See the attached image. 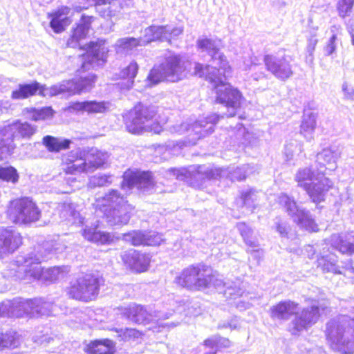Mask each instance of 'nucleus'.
I'll list each match as a JSON object with an SVG mask.
<instances>
[{
	"label": "nucleus",
	"mask_w": 354,
	"mask_h": 354,
	"mask_svg": "<svg viewBox=\"0 0 354 354\" xmlns=\"http://www.w3.org/2000/svg\"><path fill=\"white\" fill-rule=\"evenodd\" d=\"M197 46L202 53H207L219 68L199 63L194 64V74L204 77L212 84L216 90V102L224 104L227 109V117H233L240 107L241 94L236 88L226 84V77L230 74V67L226 57L220 51L221 42L212 39H199Z\"/></svg>",
	"instance_id": "1"
},
{
	"label": "nucleus",
	"mask_w": 354,
	"mask_h": 354,
	"mask_svg": "<svg viewBox=\"0 0 354 354\" xmlns=\"http://www.w3.org/2000/svg\"><path fill=\"white\" fill-rule=\"evenodd\" d=\"M298 304L291 300H284L270 308V316L272 319L288 321L292 315L295 318L289 324L288 330L294 335L307 330L315 324L320 315L319 307L313 304L298 313Z\"/></svg>",
	"instance_id": "2"
},
{
	"label": "nucleus",
	"mask_w": 354,
	"mask_h": 354,
	"mask_svg": "<svg viewBox=\"0 0 354 354\" xmlns=\"http://www.w3.org/2000/svg\"><path fill=\"white\" fill-rule=\"evenodd\" d=\"M326 336L332 349L342 354H354V319L339 315L326 324Z\"/></svg>",
	"instance_id": "3"
},
{
	"label": "nucleus",
	"mask_w": 354,
	"mask_h": 354,
	"mask_svg": "<svg viewBox=\"0 0 354 354\" xmlns=\"http://www.w3.org/2000/svg\"><path fill=\"white\" fill-rule=\"evenodd\" d=\"M191 65V62L180 55L169 52L162 62L151 70L148 79L153 84L162 81L177 82L186 77Z\"/></svg>",
	"instance_id": "4"
},
{
	"label": "nucleus",
	"mask_w": 354,
	"mask_h": 354,
	"mask_svg": "<svg viewBox=\"0 0 354 354\" xmlns=\"http://www.w3.org/2000/svg\"><path fill=\"white\" fill-rule=\"evenodd\" d=\"M176 283L192 290L214 287L219 288L225 283L217 277L212 268L204 264L192 265L185 268L175 279Z\"/></svg>",
	"instance_id": "5"
},
{
	"label": "nucleus",
	"mask_w": 354,
	"mask_h": 354,
	"mask_svg": "<svg viewBox=\"0 0 354 354\" xmlns=\"http://www.w3.org/2000/svg\"><path fill=\"white\" fill-rule=\"evenodd\" d=\"M157 108L139 104L124 117L125 126L131 133L139 134L144 131L159 133L162 127L157 120Z\"/></svg>",
	"instance_id": "6"
},
{
	"label": "nucleus",
	"mask_w": 354,
	"mask_h": 354,
	"mask_svg": "<svg viewBox=\"0 0 354 354\" xmlns=\"http://www.w3.org/2000/svg\"><path fill=\"white\" fill-rule=\"evenodd\" d=\"M295 180L299 187L303 188L313 202L319 203L324 201L326 192L333 187L332 181L324 176V170L315 173L310 167L299 169Z\"/></svg>",
	"instance_id": "7"
},
{
	"label": "nucleus",
	"mask_w": 354,
	"mask_h": 354,
	"mask_svg": "<svg viewBox=\"0 0 354 354\" xmlns=\"http://www.w3.org/2000/svg\"><path fill=\"white\" fill-rule=\"evenodd\" d=\"M46 260H48L46 255L37 256L30 253L25 257H18L17 262L20 264L21 270L27 275L35 279L42 278L50 282L64 278L70 271L68 266H55L44 270L39 264Z\"/></svg>",
	"instance_id": "8"
},
{
	"label": "nucleus",
	"mask_w": 354,
	"mask_h": 354,
	"mask_svg": "<svg viewBox=\"0 0 354 354\" xmlns=\"http://www.w3.org/2000/svg\"><path fill=\"white\" fill-rule=\"evenodd\" d=\"M37 127L28 122H17L0 129V161L7 159L15 148V140L30 139Z\"/></svg>",
	"instance_id": "9"
},
{
	"label": "nucleus",
	"mask_w": 354,
	"mask_h": 354,
	"mask_svg": "<svg viewBox=\"0 0 354 354\" xmlns=\"http://www.w3.org/2000/svg\"><path fill=\"white\" fill-rule=\"evenodd\" d=\"M169 173L176 179L187 180L196 188H201L207 180L221 179L222 171L207 165H191L180 169H170Z\"/></svg>",
	"instance_id": "10"
},
{
	"label": "nucleus",
	"mask_w": 354,
	"mask_h": 354,
	"mask_svg": "<svg viewBox=\"0 0 354 354\" xmlns=\"http://www.w3.org/2000/svg\"><path fill=\"white\" fill-rule=\"evenodd\" d=\"M220 116L214 113L207 117L201 118L194 124L183 122L180 125L174 126L172 132L183 134L188 132V145H194L196 141L214 131V127L218 121Z\"/></svg>",
	"instance_id": "11"
},
{
	"label": "nucleus",
	"mask_w": 354,
	"mask_h": 354,
	"mask_svg": "<svg viewBox=\"0 0 354 354\" xmlns=\"http://www.w3.org/2000/svg\"><path fill=\"white\" fill-rule=\"evenodd\" d=\"M8 214L10 220L17 224H28L39 220L41 212L37 205L28 198L10 203Z\"/></svg>",
	"instance_id": "12"
},
{
	"label": "nucleus",
	"mask_w": 354,
	"mask_h": 354,
	"mask_svg": "<svg viewBox=\"0 0 354 354\" xmlns=\"http://www.w3.org/2000/svg\"><path fill=\"white\" fill-rule=\"evenodd\" d=\"M277 201L279 205L300 227L310 232L318 231V226L309 211L299 207L293 198L286 194H281L278 196Z\"/></svg>",
	"instance_id": "13"
},
{
	"label": "nucleus",
	"mask_w": 354,
	"mask_h": 354,
	"mask_svg": "<svg viewBox=\"0 0 354 354\" xmlns=\"http://www.w3.org/2000/svg\"><path fill=\"white\" fill-rule=\"evenodd\" d=\"M122 314L129 321L138 324H148L169 318L173 311L152 310L150 307L133 304L122 309Z\"/></svg>",
	"instance_id": "14"
},
{
	"label": "nucleus",
	"mask_w": 354,
	"mask_h": 354,
	"mask_svg": "<svg viewBox=\"0 0 354 354\" xmlns=\"http://www.w3.org/2000/svg\"><path fill=\"white\" fill-rule=\"evenodd\" d=\"M99 290L100 279L93 274H86L71 286L68 294L73 299L88 301L97 297Z\"/></svg>",
	"instance_id": "15"
},
{
	"label": "nucleus",
	"mask_w": 354,
	"mask_h": 354,
	"mask_svg": "<svg viewBox=\"0 0 354 354\" xmlns=\"http://www.w3.org/2000/svg\"><path fill=\"white\" fill-rule=\"evenodd\" d=\"M95 81V76L93 74H88L85 77H81L75 80H64L52 86L49 89V93L51 96H55L62 93H67L71 95L82 92H87L92 88Z\"/></svg>",
	"instance_id": "16"
},
{
	"label": "nucleus",
	"mask_w": 354,
	"mask_h": 354,
	"mask_svg": "<svg viewBox=\"0 0 354 354\" xmlns=\"http://www.w3.org/2000/svg\"><path fill=\"white\" fill-rule=\"evenodd\" d=\"M183 29L182 27H171L170 26H150L145 28L142 39V44L145 46L153 41H167L171 42V39H174L182 34Z\"/></svg>",
	"instance_id": "17"
},
{
	"label": "nucleus",
	"mask_w": 354,
	"mask_h": 354,
	"mask_svg": "<svg viewBox=\"0 0 354 354\" xmlns=\"http://www.w3.org/2000/svg\"><path fill=\"white\" fill-rule=\"evenodd\" d=\"M122 187L124 189H130L134 186L145 192H151L154 187V182L151 172L127 170L124 174Z\"/></svg>",
	"instance_id": "18"
},
{
	"label": "nucleus",
	"mask_w": 354,
	"mask_h": 354,
	"mask_svg": "<svg viewBox=\"0 0 354 354\" xmlns=\"http://www.w3.org/2000/svg\"><path fill=\"white\" fill-rule=\"evenodd\" d=\"M263 62L268 71L281 80H286L293 73L290 64L285 57H277L274 55L264 56Z\"/></svg>",
	"instance_id": "19"
},
{
	"label": "nucleus",
	"mask_w": 354,
	"mask_h": 354,
	"mask_svg": "<svg viewBox=\"0 0 354 354\" xmlns=\"http://www.w3.org/2000/svg\"><path fill=\"white\" fill-rule=\"evenodd\" d=\"M336 259L334 257L323 254L317 258V266L320 267L324 272L344 274L347 277H351L354 274V262L348 260L343 262L341 269L335 264Z\"/></svg>",
	"instance_id": "20"
},
{
	"label": "nucleus",
	"mask_w": 354,
	"mask_h": 354,
	"mask_svg": "<svg viewBox=\"0 0 354 354\" xmlns=\"http://www.w3.org/2000/svg\"><path fill=\"white\" fill-rule=\"evenodd\" d=\"M21 243L19 232L8 228L0 229V259L13 253Z\"/></svg>",
	"instance_id": "21"
},
{
	"label": "nucleus",
	"mask_w": 354,
	"mask_h": 354,
	"mask_svg": "<svg viewBox=\"0 0 354 354\" xmlns=\"http://www.w3.org/2000/svg\"><path fill=\"white\" fill-rule=\"evenodd\" d=\"M50 88L40 83L33 81L29 84H19L17 88L12 91L11 98L15 100H24L35 95L37 93L39 95L46 96L49 95Z\"/></svg>",
	"instance_id": "22"
},
{
	"label": "nucleus",
	"mask_w": 354,
	"mask_h": 354,
	"mask_svg": "<svg viewBox=\"0 0 354 354\" xmlns=\"http://www.w3.org/2000/svg\"><path fill=\"white\" fill-rule=\"evenodd\" d=\"M121 257L125 265L132 270L138 272L147 270L151 260L149 254L133 250L124 252Z\"/></svg>",
	"instance_id": "23"
},
{
	"label": "nucleus",
	"mask_w": 354,
	"mask_h": 354,
	"mask_svg": "<svg viewBox=\"0 0 354 354\" xmlns=\"http://www.w3.org/2000/svg\"><path fill=\"white\" fill-rule=\"evenodd\" d=\"M82 225L81 234L88 241L97 244H109L113 241V236L108 232L97 230L98 221L88 223L87 221Z\"/></svg>",
	"instance_id": "24"
},
{
	"label": "nucleus",
	"mask_w": 354,
	"mask_h": 354,
	"mask_svg": "<svg viewBox=\"0 0 354 354\" xmlns=\"http://www.w3.org/2000/svg\"><path fill=\"white\" fill-rule=\"evenodd\" d=\"M84 49L86 50V57L88 59V63L86 62L83 63L82 68L84 69H86L88 64H93L95 62L100 64V62H104L109 52V49L105 45V41L103 40L84 44Z\"/></svg>",
	"instance_id": "25"
},
{
	"label": "nucleus",
	"mask_w": 354,
	"mask_h": 354,
	"mask_svg": "<svg viewBox=\"0 0 354 354\" xmlns=\"http://www.w3.org/2000/svg\"><path fill=\"white\" fill-rule=\"evenodd\" d=\"M133 209L131 205H123L120 207L102 209V212L109 225H123L129 221Z\"/></svg>",
	"instance_id": "26"
},
{
	"label": "nucleus",
	"mask_w": 354,
	"mask_h": 354,
	"mask_svg": "<svg viewBox=\"0 0 354 354\" xmlns=\"http://www.w3.org/2000/svg\"><path fill=\"white\" fill-rule=\"evenodd\" d=\"M93 19V17L86 16L84 15L82 16L80 23L76 28L73 30L71 38L67 41V46L68 47L76 48L80 46L81 48H84V46H82L81 40L84 39L87 35Z\"/></svg>",
	"instance_id": "27"
},
{
	"label": "nucleus",
	"mask_w": 354,
	"mask_h": 354,
	"mask_svg": "<svg viewBox=\"0 0 354 354\" xmlns=\"http://www.w3.org/2000/svg\"><path fill=\"white\" fill-rule=\"evenodd\" d=\"M340 156L341 152L336 147L324 149L317 155V162L320 165L318 169L324 171V168L326 167L330 171H334L337 167V161Z\"/></svg>",
	"instance_id": "28"
},
{
	"label": "nucleus",
	"mask_w": 354,
	"mask_h": 354,
	"mask_svg": "<svg viewBox=\"0 0 354 354\" xmlns=\"http://www.w3.org/2000/svg\"><path fill=\"white\" fill-rule=\"evenodd\" d=\"M330 243L342 254H354V235L351 233L334 234L330 238Z\"/></svg>",
	"instance_id": "29"
},
{
	"label": "nucleus",
	"mask_w": 354,
	"mask_h": 354,
	"mask_svg": "<svg viewBox=\"0 0 354 354\" xmlns=\"http://www.w3.org/2000/svg\"><path fill=\"white\" fill-rule=\"evenodd\" d=\"M123 205H129L125 198L117 191L112 189L102 198L96 199L95 205L102 212L104 209L120 207Z\"/></svg>",
	"instance_id": "30"
},
{
	"label": "nucleus",
	"mask_w": 354,
	"mask_h": 354,
	"mask_svg": "<svg viewBox=\"0 0 354 354\" xmlns=\"http://www.w3.org/2000/svg\"><path fill=\"white\" fill-rule=\"evenodd\" d=\"M84 158L88 172H93L106 163L109 158V154L97 149L92 148L88 151H85Z\"/></svg>",
	"instance_id": "31"
},
{
	"label": "nucleus",
	"mask_w": 354,
	"mask_h": 354,
	"mask_svg": "<svg viewBox=\"0 0 354 354\" xmlns=\"http://www.w3.org/2000/svg\"><path fill=\"white\" fill-rule=\"evenodd\" d=\"M70 10L71 9L68 7H62L50 15L51 17L50 25L54 32L57 33L62 32L71 23V19L68 16Z\"/></svg>",
	"instance_id": "32"
},
{
	"label": "nucleus",
	"mask_w": 354,
	"mask_h": 354,
	"mask_svg": "<svg viewBox=\"0 0 354 354\" xmlns=\"http://www.w3.org/2000/svg\"><path fill=\"white\" fill-rule=\"evenodd\" d=\"M60 217L76 225L83 224L84 218L76 210V206L72 203H64L58 206Z\"/></svg>",
	"instance_id": "33"
},
{
	"label": "nucleus",
	"mask_w": 354,
	"mask_h": 354,
	"mask_svg": "<svg viewBox=\"0 0 354 354\" xmlns=\"http://www.w3.org/2000/svg\"><path fill=\"white\" fill-rule=\"evenodd\" d=\"M53 303L46 301L42 298L31 299V317L50 316L55 311Z\"/></svg>",
	"instance_id": "34"
},
{
	"label": "nucleus",
	"mask_w": 354,
	"mask_h": 354,
	"mask_svg": "<svg viewBox=\"0 0 354 354\" xmlns=\"http://www.w3.org/2000/svg\"><path fill=\"white\" fill-rule=\"evenodd\" d=\"M88 354H114L115 344L110 339L95 340L85 347Z\"/></svg>",
	"instance_id": "35"
},
{
	"label": "nucleus",
	"mask_w": 354,
	"mask_h": 354,
	"mask_svg": "<svg viewBox=\"0 0 354 354\" xmlns=\"http://www.w3.org/2000/svg\"><path fill=\"white\" fill-rule=\"evenodd\" d=\"M236 227L240 234L243 237L245 244L252 248V250H248V252H250L254 257L260 256L262 254V252L258 249H255L256 248L259 247V244L257 241L252 236L253 233L252 230L245 223H238L236 224Z\"/></svg>",
	"instance_id": "36"
},
{
	"label": "nucleus",
	"mask_w": 354,
	"mask_h": 354,
	"mask_svg": "<svg viewBox=\"0 0 354 354\" xmlns=\"http://www.w3.org/2000/svg\"><path fill=\"white\" fill-rule=\"evenodd\" d=\"M66 248L64 242L61 240L46 241L41 246H39L36 250V253H33V254H36L37 256H39L40 254L46 255L48 259L51 258L50 255L53 253H62Z\"/></svg>",
	"instance_id": "37"
},
{
	"label": "nucleus",
	"mask_w": 354,
	"mask_h": 354,
	"mask_svg": "<svg viewBox=\"0 0 354 354\" xmlns=\"http://www.w3.org/2000/svg\"><path fill=\"white\" fill-rule=\"evenodd\" d=\"M42 142L49 151L59 152L61 150L69 148L71 141L68 139L46 136L43 138Z\"/></svg>",
	"instance_id": "38"
},
{
	"label": "nucleus",
	"mask_w": 354,
	"mask_h": 354,
	"mask_svg": "<svg viewBox=\"0 0 354 354\" xmlns=\"http://www.w3.org/2000/svg\"><path fill=\"white\" fill-rule=\"evenodd\" d=\"M316 127V114L313 112L304 113L301 124V133L308 140L313 138Z\"/></svg>",
	"instance_id": "39"
},
{
	"label": "nucleus",
	"mask_w": 354,
	"mask_h": 354,
	"mask_svg": "<svg viewBox=\"0 0 354 354\" xmlns=\"http://www.w3.org/2000/svg\"><path fill=\"white\" fill-rule=\"evenodd\" d=\"M144 46L141 37L138 39L134 37L122 38L118 39L115 44L116 51L120 53H127L136 47Z\"/></svg>",
	"instance_id": "40"
},
{
	"label": "nucleus",
	"mask_w": 354,
	"mask_h": 354,
	"mask_svg": "<svg viewBox=\"0 0 354 354\" xmlns=\"http://www.w3.org/2000/svg\"><path fill=\"white\" fill-rule=\"evenodd\" d=\"M14 308V317H31V299L15 298L12 299Z\"/></svg>",
	"instance_id": "41"
},
{
	"label": "nucleus",
	"mask_w": 354,
	"mask_h": 354,
	"mask_svg": "<svg viewBox=\"0 0 354 354\" xmlns=\"http://www.w3.org/2000/svg\"><path fill=\"white\" fill-rule=\"evenodd\" d=\"M222 171L221 178L226 177L233 180H241L246 178L247 175L250 173V165H244L240 167H237L234 169H221Z\"/></svg>",
	"instance_id": "42"
},
{
	"label": "nucleus",
	"mask_w": 354,
	"mask_h": 354,
	"mask_svg": "<svg viewBox=\"0 0 354 354\" xmlns=\"http://www.w3.org/2000/svg\"><path fill=\"white\" fill-rule=\"evenodd\" d=\"M139 66L138 64L132 61L125 68H124L120 73V76L122 79H127V83L126 84V88L130 89L134 82V78L136 77Z\"/></svg>",
	"instance_id": "43"
},
{
	"label": "nucleus",
	"mask_w": 354,
	"mask_h": 354,
	"mask_svg": "<svg viewBox=\"0 0 354 354\" xmlns=\"http://www.w3.org/2000/svg\"><path fill=\"white\" fill-rule=\"evenodd\" d=\"M19 344V338L12 330L0 334V349L3 348H16Z\"/></svg>",
	"instance_id": "44"
},
{
	"label": "nucleus",
	"mask_w": 354,
	"mask_h": 354,
	"mask_svg": "<svg viewBox=\"0 0 354 354\" xmlns=\"http://www.w3.org/2000/svg\"><path fill=\"white\" fill-rule=\"evenodd\" d=\"M19 174L17 169L12 166L0 167V180L16 184L19 180Z\"/></svg>",
	"instance_id": "45"
},
{
	"label": "nucleus",
	"mask_w": 354,
	"mask_h": 354,
	"mask_svg": "<svg viewBox=\"0 0 354 354\" xmlns=\"http://www.w3.org/2000/svg\"><path fill=\"white\" fill-rule=\"evenodd\" d=\"M85 158L71 164L63 165L64 171L68 174L77 175L81 173H88Z\"/></svg>",
	"instance_id": "46"
},
{
	"label": "nucleus",
	"mask_w": 354,
	"mask_h": 354,
	"mask_svg": "<svg viewBox=\"0 0 354 354\" xmlns=\"http://www.w3.org/2000/svg\"><path fill=\"white\" fill-rule=\"evenodd\" d=\"M113 176L110 174H97L89 178L90 187L108 186L112 183Z\"/></svg>",
	"instance_id": "47"
},
{
	"label": "nucleus",
	"mask_w": 354,
	"mask_h": 354,
	"mask_svg": "<svg viewBox=\"0 0 354 354\" xmlns=\"http://www.w3.org/2000/svg\"><path fill=\"white\" fill-rule=\"evenodd\" d=\"M109 105L106 102L86 101V112L88 114L104 113L109 109Z\"/></svg>",
	"instance_id": "48"
},
{
	"label": "nucleus",
	"mask_w": 354,
	"mask_h": 354,
	"mask_svg": "<svg viewBox=\"0 0 354 354\" xmlns=\"http://www.w3.org/2000/svg\"><path fill=\"white\" fill-rule=\"evenodd\" d=\"M124 239L135 246L145 245L146 232L133 231L124 234Z\"/></svg>",
	"instance_id": "49"
},
{
	"label": "nucleus",
	"mask_w": 354,
	"mask_h": 354,
	"mask_svg": "<svg viewBox=\"0 0 354 354\" xmlns=\"http://www.w3.org/2000/svg\"><path fill=\"white\" fill-rule=\"evenodd\" d=\"M257 200V195L254 190H249L242 194L241 201L243 206L245 207L250 212H252L254 209Z\"/></svg>",
	"instance_id": "50"
},
{
	"label": "nucleus",
	"mask_w": 354,
	"mask_h": 354,
	"mask_svg": "<svg viewBox=\"0 0 354 354\" xmlns=\"http://www.w3.org/2000/svg\"><path fill=\"white\" fill-rule=\"evenodd\" d=\"M243 288V283L237 281L233 283V285L227 286L224 290V294L226 297L236 299L239 297H242L244 294Z\"/></svg>",
	"instance_id": "51"
},
{
	"label": "nucleus",
	"mask_w": 354,
	"mask_h": 354,
	"mask_svg": "<svg viewBox=\"0 0 354 354\" xmlns=\"http://www.w3.org/2000/svg\"><path fill=\"white\" fill-rule=\"evenodd\" d=\"M354 0H339L337 4L338 15L342 18L349 16L352 12Z\"/></svg>",
	"instance_id": "52"
},
{
	"label": "nucleus",
	"mask_w": 354,
	"mask_h": 354,
	"mask_svg": "<svg viewBox=\"0 0 354 354\" xmlns=\"http://www.w3.org/2000/svg\"><path fill=\"white\" fill-rule=\"evenodd\" d=\"M53 111L50 107L41 109H34L30 112V118L35 121L44 120L53 116Z\"/></svg>",
	"instance_id": "53"
},
{
	"label": "nucleus",
	"mask_w": 354,
	"mask_h": 354,
	"mask_svg": "<svg viewBox=\"0 0 354 354\" xmlns=\"http://www.w3.org/2000/svg\"><path fill=\"white\" fill-rule=\"evenodd\" d=\"M84 157L85 150H82L80 148L72 150L64 156L63 165L82 160Z\"/></svg>",
	"instance_id": "54"
},
{
	"label": "nucleus",
	"mask_w": 354,
	"mask_h": 354,
	"mask_svg": "<svg viewBox=\"0 0 354 354\" xmlns=\"http://www.w3.org/2000/svg\"><path fill=\"white\" fill-rule=\"evenodd\" d=\"M118 333L121 340L124 341L138 339L141 336V333L135 328L121 329Z\"/></svg>",
	"instance_id": "55"
},
{
	"label": "nucleus",
	"mask_w": 354,
	"mask_h": 354,
	"mask_svg": "<svg viewBox=\"0 0 354 354\" xmlns=\"http://www.w3.org/2000/svg\"><path fill=\"white\" fill-rule=\"evenodd\" d=\"M0 316L3 317H14L12 300H6L0 304Z\"/></svg>",
	"instance_id": "56"
},
{
	"label": "nucleus",
	"mask_w": 354,
	"mask_h": 354,
	"mask_svg": "<svg viewBox=\"0 0 354 354\" xmlns=\"http://www.w3.org/2000/svg\"><path fill=\"white\" fill-rule=\"evenodd\" d=\"M163 241L162 235L155 232H146L145 245H159Z\"/></svg>",
	"instance_id": "57"
},
{
	"label": "nucleus",
	"mask_w": 354,
	"mask_h": 354,
	"mask_svg": "<svg viewBox=\"0 0 354 354\" xmlns=\"http://www.w3.org/2000/svg\"><path fill=\"white\" fill-rule=\"evenodd\" d=\"M337 39L336 35H332L329 39L324 48V51L326 55H330L335 52L337 48Z\"/></svg>",
	"instance_id": "58"
},
{
	"label": "nucleus",
	"mask_w": 354,
	"mask_h": 354,
	"mask_svg": "<svg viewBox=\"0 0 354 354\" xmlns=\"http://www.w3.org/2000/svg\"><path fill=\"white\" fill-rule=\"evenodd\" d=\"M86 101L71 102L67 110L70 112H86Z\"/></svg>",
	"instance_id": "59"
},
{
	"label": "nucleus",
	"mask_w": 354,
	"mask_h": 354,
	"mask_svg": "<svg viewBox=\"0 0 354 354\" xmlns=\"http://www.w3.org/2000/svg\"><path fill=\"white\" fill-rule=\"evenodd\" d=\"M53 337L48 334L35 335L33 337V340L35 343L39 344L46 345L53 341Z\"/></svg>",
	"instance_id": "60"
},
{
	"label": "nucleus",
	"mask_w": 354,
	"mask_h": 354,
	"mask_svg": "<svg viewBox=\"0 0 354 354\" xmlns=\"http://www.w3.org/2000/svg\"><path fill=\"white\" fill-rule=\"evenodd\" d=\"M218 335H214L204 341V345L212 349L215 348L214 351L206 354H216L218 348L217 341Z\"/></svg>",
	"instance_id": "61"
},
{
	"label": "nucleus",
	"mask_w": 354,
	"mask_h": 354,
	"mask_svg": "<svg viewBox=\"0 0 354 354\" xmlns=\"http://www.w3.org/2000/svg\"><path fill=\"white\" fill-rule=\"evenodd\" d=\"M342 90L346 99L354 101V88L353 87L349 86L345 82L342 84Z\"/></svg>",
	"instance_id": "62"
},
{
	"label": "nucleus",
	"mask_w": 354,
	"mask_h": 354,
	"mask_svg": "<svg viewBox=\"0 0 354 354\" xmlns=\"http://www.w3.org/2000/svg\"><path fill=\"white\" fill-rule=\"evenodd\" d=\"M276 229L281 236H286L288 233L289 226L286 222H283L279 219L276 222Z\"/></svg>",
	"instance_id": "63"
},
{
	"label": "nucleus",
	"mask_w": 354,
	"mask_h": 354,
	"mask_svg": "<svg viewBox=\"0 0 354 354\" xmlns=\"http://www.w3.org/2000/svg\"><path fill=\"white\" fill-rule=\"evenodd\" d=\"M239 133L243 135V140H244V141L243 142V145H253L255 143V140L253 138L252 134L249 133L248 131L245 132V128L240 129Z\"/></svg>",
	"instance_id": "64"
}]
</instances>
